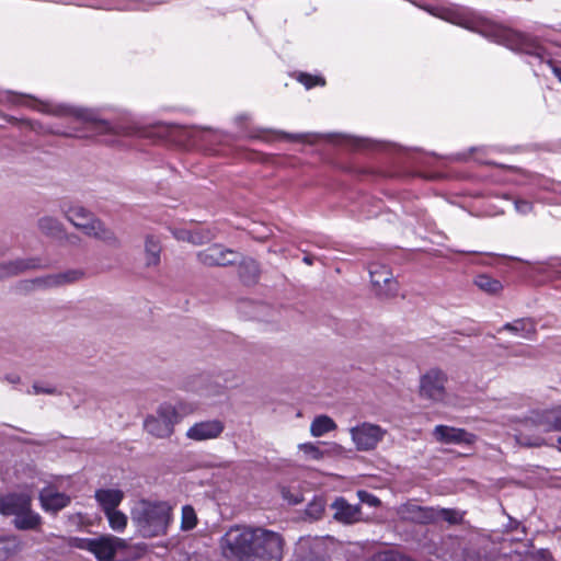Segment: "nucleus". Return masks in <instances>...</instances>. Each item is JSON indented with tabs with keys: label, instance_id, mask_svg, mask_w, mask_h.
<instances>
[{
	"label": "nucleus",
	"instance_id": "obj_1",
	"mask_svg": "<svg viewBox=\"0 0 561 561\" xmlns=\"http://www.w3.org/2000/svg\"><path fill=\"white\" fill-rule=\"evenodd\" d=\"M219 548L227 560L282 561L285 539L265 527L234 525L221 536Z\"/></svg>",
	"mask_w": 561,
	"mask_h": 561
},
{
	"label": "nucleus",
	"instance_id": "obj_2",
	"mask_svg": "<svg viewBox=\"0 0 561 561\" xmlns=\"http://www.w3.org/2000/svg\"><path fill=\"white\" fill-rule=\"evenodd\" d=\"M38 111L55 116L71 117L73 118L76 125L70 127L69 130L61 131L59 129H50L48 127H45L39 122L31 119H18L15 117H12L10 122L14 124H21L37 133L60 135L65 137L75 138H91L94 136L115 133L114 127L111 125L110 122L98 118L96 115L89 110L75 108L67 105H58L55 107H50L48 104H42Z\"/></svg>",
	"mask_w": 561,
	"mask_h": 561
},
{
	"label": "nucleus",
	"instance_id": "obj_3",
	"mask_svg": "<svg viewBox=\"0 0 561 561\" xmlns=\"http://www.w3.org/2000/svg\"><path fill=\"white\" fill-rule=\"evenodd\" d=\"M171 511L167 502L141 500L131 511V519L145 537H157L167 534Z\"/></svg>",
	"mask_w": 561,
	"mask_h": 561
},
{
	"label": "nucleus",
	"instance_id": "obj_4",
	"mask_svg": "<svg viewBox=\"0 0 561 561\" xmlns=\"http://www.w3.org/2000/svg\"><path fill=\"white\" fill-rule=\"evenodd\" d=\"M67 219L84 234L103 241L104 243L118 247L119 241L115 233L106 228L104 224L82 206H61Z\"/></svg>",
	"mask_w": 561,
	"mask_h": 561
},
{
	"label": "nucleus",
	"instance_id": "obj_5",
	"mask_svg": "<svg viewBox=\"0 0 561 561\" xmlns=\"http://www.w3.org/2000/svg\"><path fill=\"white\" fill-rule=\"evenodd\" d=\"M493 36L499 44L512 50L538 57L540 60L546 57V48L528 34L499 25L493 28Z\"/></svg>",
	"mask_w": 561,
	"mask_h": 561
},
{
	"label": "nucleus",
	"instance_id": "obj_6",
	"mask_svg": "<svg viewBox=\"0 0 561 561\" xmlns=\"http://www.w3.org/2000/svg\"><path fill=\"white\" fill-rule=\"evenodd\" d=\"M180 422V415L174 407L169 403L161 404L156 415H148L145 420V430L157 438L170 437L174 432V425Z\"/></svg>",
	"mask_w": 561,
	"mask_h": 561
},
{
	"label": "nucleus",
	"instance_id": "obj_7",
	"mask_svg": "<svg viewBox=\"0 0 561 561\" xmlns=\"http://www.w3.org/2000/svg\"><path fill=\"white\" fill-rule=\"evenodd\" d=\"M387 431L379 425L364 422L351 428L352 439L357 450L368 451L376 448V446L383 439Z\"/></svg>",
	"mask_w": 561,
	"mask_h": 561
},
{
	"label": "nucleus",
	"instance_id": "obj_8",
	"mask_svg": "<svg viewBox=\"0 0 561 561\" xmlns=\"http://www.w3.org/2000/svg\"><path fill=\"white\" fill-rule=\"evenodd\" d=\"M447 376L439 369H431L422 376L420 381V396L432 401L440 402L445 399V383Z\"/></svg>",
	"mask_w": 561,
	"mask_h": 561
},
{
	"label": "nucleus",
	"instance_id": "obj_9",
	"mask_svg": "<svg viewBox=\"0 0 561 561\" xmlns=\"http://www.w3.org/2000/svg\"><path fill=\"white\" fill-rule=\"evenodd\" d=\"M128 543L125 539L112 536L101 535L93 538L91 551L98 561H113L117 551L125 550Z\"/></svg>",
	"mask_w": 561,
	"mask_h": 561
},
{
	"label": "nucleus",
	"instance_id": "obj_10",
	"mask_svg": "<svg viewBox=\"0 0 561 561\" xmlns=\"http://www.w3.org/2000/svg\"><path fill=\"white\" fill-rule=\"evenodd\" d=\"M370 280L380 297H393L399 289L398 282L393 278L391 271L379 264H371L369 267Z\"/></svg>",
	"mask_w": 561,
	"mask_h": 561
},
{
	"label": "nucleus",
	"instance_id": "obj_11",
	"mask_svg": "<svg viewBox=\"0 0 561 561\" xmlns=\"http://www.w3.org/2000/svg\"><path fill=\"white\" fill-rule=\"evenodd\" d=\"M197 259L205 266H228L237 262L236 253L221 244H213L199 251Z\"/></svg>",
	"mask_w": 561,
	"mask_h": 561
},
{
	"label": "nucleus",
	"instance_id": "obj_12",
	"mask_svg": "<svg viewBox=\"0 0 561 561\" xmlns=\"http://www.w3.org/2000/svg\"><path fill=\"white\" fill-rule=\"evenodd\" d=\"M435 438L444 444L472 445L477 436L465 428H457L447 425H437L434 428Z\"/></svg>",
	"mask_w": 561,
	"mask_h": 561
},
{
	"label": "nucleus",
	"instance_id": "obj_13",
	"mask_svg": "<svg viewBox=\"0 0 561 561\" xmlns=\"http://www.w3.org/2000/svg\"><path fill=\"white\" fill-rule=\"evenodd\" d=\"M27 506H32V497L27 493H8L0 496V513L4 516H18Z\"/></svg>",
	"mask_w": 561,
	"mask_h": 561
},
{
	"label": "nucleus",
	"instance_id": "obj_14",
	"mask_svg": "<svg viewBox=\"0 0 561 561\" xmlns=\"http://www.w3.org/2000/svg\"><path fill=\"white\" fill-rule=\"evenodd\" d=\"M224 428V423L219 420L204 421L191 426L186 436L193 440L213 439L219 437Z\"/></svg>",
	"mask_w": 561,
	"mask_h": 561
},
{
	"label": "nucleus",
	"instance_id": "obj_15",
	"mask_svg": "<svg viewBox=\"0 0 561 561\" xmlns=\"http://www.w3.org/2000/svg\"><path fill=\"white\" fill-rule=\"evenodd\" d=\"M38 499L42 508L45 512L53 514H56L59 511L64 510L71 502V497L68 494L58 492L50 488L43 489L39 492Z\"/></svg>",
	"mask_w": 561,
	"mask_h": 561
},
{
	"label": "nucleus",
	"instance_id": "obj_16",
	"mask_svg": "<svg viewBox=\"0 0 561 561\" xmlns=\"http://www.w3.org/2000/svg\"><path fill=\"white\" fill-rule=\"evenodd\" d=\"M434 508L409 502L401 506L400 514L405 520L420 525H430L434 524Z\"/></svg>",
	"mask_w": 561,
	"mask_h": 561
},
{
	"label": "nucleus",
	"instance_id": "obj_17",
	"mask_svg": "<svg viewBox=\"0 0 561 561\" xmlns=\"http://www.w3.org/2000/svg\"><path fill=\"white\" fill-rule=\"evenodd\" d=\"M525 430L536 427L540 432L561 431V415L553 411H545L535 417L528 419L523 423Z\"/></svg>",
	"mask_w": 561,
	"mask_h": 561
},
{
	"label": "nucleus",
	"instance_id": "obj_18",
	"mask_svg": "<svg viewBox=\"0 0 561 561\" xmlns=\"http://www.w3.org/2000/svg\"><path fill=\"white\" fill-rule=\"evenodd\" d=\"M331 507L334 510L335 520L344 524H353L360 519V506L350 504L343 496L336 497Z\"/></svg>",
	"mask_w": 561,
	"mask_h": 561
},
{
	"label": "nucleus",
	"instance_id": "obj_19",
	"mask_svg": "<svg viewBox=\"0 0 561 561\" xmlns=\"http://www.w3.org/2000/svg\"><path fill=\"white\" fill-rule=\"evenodd\" d=\"M94 497L102 512L107 513L116 510L121 505L125 494L119 489H98Z\"/></svg>",
	"mask_w": 561,
	"mask_h": 561
},
{
	"label": "nucleus",
	"instance_id": "obj_20",
	"mask_svg": "<svg viewBox=\"0 0 561 561\" xmlns=\"http://www.w3.org/2000/svg\"><path fill=\"white\" fill-rule=\"evenodd\" d=\"M12 523L18 530L41 531L43 526V517L37 512H35L32 506H27V508L24 510L21 515H18L13 518Z\"/></svg>",
	"mask_w": 561,
	"mask_h": 561
},
{
	"label": "nucleus",
	"instance_id": "obj_21",
	"mask_svg": "<svg viewBox=\"0 0 561 561\" xmlns=\"http://www.w3.org/2000/svg\"><path fill=\"white\" fill-rule=\"evenodd\" d=\"M83 277V272L79 270H70L65 273H59L55 275H48L46 277H41L32 280V284H37L44 287H54L64 284L73 283Z\"/></svg>",
	"mask_w": 561,
	"mask_h": 561
},
{
	"label": "nucleus",
	"instance_id": "obj_22",
	"mask_svg": "<svg viewBox=\"0 0 561 561\" xmlns=\"http://www.w3.org/2000/svg\"><path fill=\"white\" fill-rule=\"evenodd\" d=\"M499 331H508L528 340L535 339L537 334L536 323L529 318L517 319L513 322H507Z\"/></svg>",
	"mask_w": 561,
	"mask_h": 561
},
{
	"label": "nucleus",
	"instance_id": "obj_23",
	"mask_svg": "<svg viewBox=\"0 0 561 561\" xmlns=\"http://www.w3.org/2000/svg\"><path fill=\"white\" fill-rule=\"evenodd\" d=\"M47 264H42L41 260L37 257L26 259V260H16L14 262H10L7 265L0 267V277L16 275L26 270H35L47 267Z\"/></svg>",
	"mask_w": 561,
	"mask_h": 561
},
{
	"label": "nucleus",
	"instance_id": "obj_24",
	"mask_svg": "<svg viewBox=\"0 0 561 561\" xmlns=\"http://www.w3.org/2000/svg\"><path fill=\"white\" fill-rule=\"evenodd\" d=\"M238 274L245 285L255 284L260 277V267L255 260L248 259L239 263Z\"/></svg>",
	"mask_w": 561,
	"mask_h": 561
},
{
	"label": "nucleus",
	"instance_id": "obj_25",
	"mask_svg": "<svg viewBox=\"0 0 561 561\" xmlns=\"http://www.w3.org/2000/svg\"><path fill=\"white\" fill-rule=\"evenodd\" d=\"M474 285L479 289H481L488 294H491V295H496V294L501 293L503 289V285L499 279L493 278L492 276L486 275V274L478 275L474 278Z\"/></svg>",
	"mask_w": 561,
	"mask_h": 561
},
{
	"label": "nucleus",
	"instance_id": "obj_26",
	"mask_svg": "<svg viewBox=\"0 0 561 561\" xmlns=\"http://www.w3.org/2000/svg\"><path fill=\"white\" fill-rule=\"evenodd\" d=\"M336 428L335 422L328 415L317 416L310 426L312 436L320 437Z\"/></svg>",
	"mask_w": 561,
	"mask_h": 561
},
{
	"label": "nucleus",
	"instance_id": "obj_27",
	"mask_svg": "<svg viewBox=\"0 0 561 561\" xmlns=\"http://www.w3.org/2000/svg\"><path fill=\"white\" fill-rule=\"evenodd\" d=\"M38 228L47 237L60 238L64 233L62 225L53 217H43L38 221Z\"/></svg>",
	"mask_w": 561,
	"mask_h": 561
},
{
	"label": "nucleus",
	"instance_id": "obj_28",
	"mask_svg": "<svg viewBox=\"0 0 561 561\" xmlns=\"http://www.w3.org/2000/svg\"><path fill=\"white\" fill-rule=\"evenodd\" d=\"M439 520L449 525H459L463 520V515L456 508H434V524Z\"/></svg>",
	"mask_w": 561,
	"mask_h": 561
},
{
	"label": "nucleus",
	"instance_id": "obj_29",
	"mask_svg": "<svg viewBox=\"0 0 561 561\" xmlns=\"http://www.w3.org/2000/svg\"><path fill=\"white\" fill-rule=\"evenodd\" d=\"M145 250L147 253V265H157L160 262L161 252L159 240L153 236H148L146 239Z\"/></svg>",
	"mask_w": 561,
	"mask_h": 561
},
{
	"label": "nucleus",
	"instance_id": "obj_30",
	"mask_svg": "<svg viewBox=\"0 0 561 561\" xmlns=\"http://www.w3.org/2000/svg\"><path fill=\"white\" fill-rule=\"evenodd\" d=\"M107 518L108 526L116 533H122L127 527V515L122 511L113 510L107 513H104Z\"/></svg>",
	"mask_w": 561,
	"mask_h": 561
},
{
	"label": "nucleus",
	"instance_id": "obj_31",
	"mask_svg": "<svg viewBox=\"0 0 561 561\" xmlns=\"http://www.w3.org/2000/svg\"><path fill=\"white\" fill-rule=\"evenodd\" d=\"M296 79L307 90H310L314 87H324L325 85V79L323 77L311 75L308 72H299L297 75Z\"/></svg>",
	"mask_w": 561,
	"mask_h": 561
},
{
	"label": "nucleus",
	"instance_id": "obj_32",
	"mask_svg": "<svg viewBox=\"0 0 561 561\" xmlns=\"http://www.w3.org/2000/svg\"><path fill=\"white\" fill-rule=\"evenodd\" d=\"M515 437L518 444L527 447H539L545 443L542 436L527 435L523 430H518Z\"/></svg>",
	"mask_w": 561,
	"mask_h": 561
},
{
	"label": "nucleus",
	"instance_id": "obj_33",
	"mask_svg": "<svg viewBox=\"0 0 561 561\" xmlns=\"http://www.w3.org/2000/svg\"><path fill=\"white\" fill-rule=\"evenodd\" d=\"M371 561H413L404 553L394 550L379 551L375 553Z\"/></svg>",
	"mask_w": 561,
	"mask_h": 561
},
{
	"label": "nucleus",
	"instance_id": "obj_34",
	"mask_svg": "<svg viewBox=\"0 0 561 561\" xmlns=\"http://www.w3.org/2000/svg\"><path fill=\"white\" fill-rule=\"evenodd\" d=\"M197 525V517L194 508L185 505L182 508L181 528L183 530H191Z\"/></svg>",
	"mask_w": 561,
	"mask_h": 561
},
{
	"label": "nucleus",
	"instance_id": "obj_35",
	"mask_svg": "<svg viewBox=\"0 0 561 561\" xmlns=\"http://www.w3.org/2000/svg\"><path fill=\"white\" fill-rule=\"evenodd\" d=\"M293 561H330V558L317 550L298 551Z\"/></svg>",
	"mask_w": 561,
	"mask_h": 561
},
{
	"label": "nucleus",
	"instance_id": "obj_36",
	"mask_svg": "<svg viewBox=\"0 0 561 561\" xmlns=\"http://www.w3.org/2000/svg\"><path fill=\"white\" fill-rule=\"evenodd\" d=\"M214 234L209 230H195L187 232V241L194 244H203L214 239Z\"/></svg>",
	"mask_w": 561,
	"mask_h": 561
},
{
	"label": "nucleus",
	"instance_id": "obj_37",
	"mask_svg": "<svg viewBox=\"0 0 561 561\" xmlns=\"http://www.w3.org/2000/svg\"><path fill=\"white\" fill-rule=\"evenodd\" d=\"M92 541H93V538L70 537L68 543L72 548L85 550V551L90 552Z\"/></svg>",
	"mask_w": 561,
	"mask_h": 561
},
{
	"label": "nucleus",
	"instance_id": "obj_38",
	"mask_svg": "<svg viewBox=\"0 0 561 561\" xmlns=\"http://www.w3.org/2000/svg\"><path fill=\"white\" fill-rule=\"evenodd\" d=\"M300 450H302L306 455L310 456L314 460H319L323 457V453L320 448L313 443H305L299 445Z\"/></svg>",
	"mask_w": 561,
	"mask_h": 561
},
{
	"label": "nucleus",
	"instance_id": "obj_39",
	"mask_svg": "<svg viewBox=\"0 0 561 561\" xmlns=\"http://www.w3.org/2000/svg\"><path fill=\"white\" fill-rule=\"evenodd\" d=\"M358 495L362 501H365V497H368V502L371 505H377L380 503V501L376 496L368 494L366 491H359Z\"/></svg>",
	"mask_w": 561,
	"mask_h": 561
},
{
	"label": "nucleus",
	"instance_id": "obj_40",
	"mask_svg": "<svg viewBox=\"0 0 561 561\" xmlns=\"http://www.w3.org/2000/svg\"><path fill=\"white\" fill-rule=\"evenodd\" d=\"M533 205L527 201H517L516 208L522 213H527L531 209Z\"/></svg>",
	"mask_w": 561,
	"mask_h": 561
},
{
	"label": "nucleus",
	"instance_id": "obj_41",
	"mask_svg": "<svg viewBox=\"0 0 561 561\" xmlns=\"http://www.w3.org/2000/svg\"><path fill=\"white\" fill-rule=\"evenodd\" d=\"M33 389L36 394H38V393L53 394L56 392V390L54 388H44V387L38 386L37 383L33 385Z\"/></svg>",
	"mask_w": 561,
	"mask_h": 561
},
{
	"label": "nucleus",
	"instance_id": "obj_42",
	"mask_svg": "<svg viewBox=\"0 0 561 561\" xmlns=\"http://www.w3.org/2000/svg\"><path fill=\"white\" fill-rule=\"evenodd\" d=\"M548 64L551 66L552 68V72L554 73V76L559 79V81L561 82V68L556 66L553 64L552 60H549Z\"/></svg>",
	"mask_w": 561,
	"mask_h": 561
},
{
	"label": "nucleus",
	"instance_id": "obj_43",
	"mask_svg": "<svg viewBox=\"0 0 561 561\" xmlns=\"http://www.w3.org/2000/svg\"><path fill=\"white\" fill-rule=\"evenodd\" d=\"M355 172L357 175L373 174V172L368 169H356Z\"/></svg>",
	"mask_w": 561,
	"mask_h": 561
},
{
	"label": "nucleus",
	"instance_id": "obj_44",
	"mask_svg": "<svg viewBox=\"0 0 561 561\" xmlns=\"http://www.w3.org/2000/svg\"><path fill=\"white\" fill-rule=\"evenodd\" d=\"M518 526H519V522L511 519V522H510L511 529H517Z\"/></svg>",
	"mask_w": 561,
	"mask_h": 561
},
{
	"label": "nucleus",
	"instance_id": "obj_45",
	"mask_svg": "<svg viewBox=\"0 0 561 561\" xmlns=\"http://www.w3.org/2000/svg\"><path fill=\"white\" fill-rule=\"evenodd\" d=\"M304 262L307 263L308 265L312 264V260L309 256H305Z\"/></svg>",
	"mask_w": 561,
	"mask_h": 561
},
{
	"label": "nucleus",
	"instance_id": "obj_46",
	"mask_svg": "<svg viewBox=\"0 0 561 561\" xmlns=\"http://www.w3.org/2000/svg\"><path fill=\"white\" fill-rule=\"evenodd\" d=\"M2 541H3V540H2V539H0V542H2Z\"/></svg>",
	"mask_w": 561,
	"mask_h": 561
},
{
	"label": "nucleus",
	"instance_id": "obj_47",
	"mask_svg": "<svg viewBox=\"0 0 561 561\" xmlns=\"http://www.w3.org/2000/svg\"><path fill=\"white\" fill-rule=\"evenodd\" d=\"M560 273H561V270H560Z\"/></svg>",
	"mask_w": 561,
	"mask_h": 561
}]
</instances>
